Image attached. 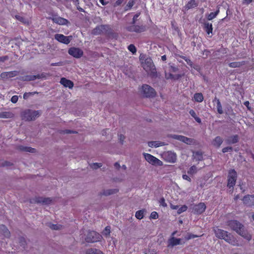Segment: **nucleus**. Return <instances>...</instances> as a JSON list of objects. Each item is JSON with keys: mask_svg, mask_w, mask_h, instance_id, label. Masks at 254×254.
<instances>
[{"mask_svg": "<svg viewBox=\"0 0 254 254\" xmlns=\"http://www.w3.org/2000/svg\"><path fill=\"white\" fill-rule=\"evenodd\" d=\"M239 141V137L238 135H233L230 136L228 139L227 142L228 143L234 144L238 142Z\"/></svg>", "mask_w": 254, "mask_h": 254, "instance_id": "nucleus-31", "label": "nucleus"}, {"mask_svg": "<svg viewBox=\"0 0 254 254\" xmlns=\"http://www.w3.org/2000/svg\"><path fill=\"white\" fill-rule=\"evenodd\" d=\"M206 208V207L204 203L200 202L193 206L192 211L194 214H201L205 211Z\"/></svg>", "mask_w": 254, "mask_h": 254, "instance_id": "nucleus-13", "label": "nucleus"}, {"mask_svg": "<svg viewBox=\"0 0 254 254\" xmlns=\"http://www.w3.org/2000/svg\"><path fill=\"white\" fill-rule=\"evenodd\" d=\"M123 1H124V0H117L116 1L114 6H116L120 5L123 2Z\"/></svg>", "mask_w": 254, "mask_h": 254, "instance_id": "nucleus-61", "label": "nucleus"}, {"mask_svg": "<svg viewBox=\"0 0 254 254\" xmlns=\"http://www.w3.org/2000/svg\"><path fill=\"white\" fill-rule=\"evenodd\" d=\"M216 17V15L215 14L214 12H211L207 16V18L208 20H211Z\"/></svg>", "mask_w": 254, "mask_h": 254, "instance_id": "nucleus-51", "label": "nucleus"}, {"mask_svg": "<svg viewBox=\"0 0 254 254\" xmlns=\"http://www.w3.org/2000/svg\"><path fill=\"white\" fill-rule=\"evenodd\" d=\"M189 113L194 119L196 122H197L198 123H201V119L198 117L197 116L195 111L191 109L189 111Z\"/></svg>", "mask_w": 254, "mask_h": 254, "instance_id": "nucleus-35", "label": "nucleus"}, {"mask_svg": "<svg viewBox=\"0 0 254 254\" xmlns=\"http://www.w3.org/2000/svg\"><path fill=\"white\" fill-rule=\"evenodd\" d=\"M111 30L110 26L108 25H101L96 26L92 30V33L93 35H97L101 34H106L109 33Z\"/></svg>", "mask_w": 254, "mask_h": 254, "instance_id": "nucleus-7", "label": "nucleus"}, {"mask_svg": "<svg viewBox=\"0 0 254 254\" xmlns=\"http://www.w3.org/2000/svg\"><path fill=\"white\" fill-rule=\"evenodd\" d=\"M159 203L160 205H162L163 207H167V205L165 202V198L164 197H162L159 200Z\"/></svg>", "mask_w": 254, "mask_h": 254, "instance_id": "nucleus-50", "label": "nucleus"}, {"mask_svg": "<svg viewBox=\"0 0 254 254\" xmlns=\"http://www.w3.org/2000/svg\"><path fill=\"white\" fill-rule=\"evenodd\" d=\"M86 254H104L100 250L96 249H90L87 250Z\"/></svg>", "mask_w": 254, "mask_h": 254, "instance_id": "nucleus-33", "label": "nucleus"}, {"mask_svg": "<svg viewBox=\"0 0 254 254\" xmlns=\"http://www.w3.org/2000/svg\"><path fill=\"white\" fill-rule=\"evenodd\" d=\"M217 110L219 114H222L223 113L222 107L219 99H217Z\"/></svg>", "mask_w": 254, "mask_h": 254, "instance_id": "nucleus-40", "label": "nucleus"}, {"mask_svg": "<svg viewBox=\"0 0 254 254\" xmlns=\"http://www.w3.org/2000/svg\"><path fill=\"white\" fill-rule=\"evenodd\" d=\"M232 150H233V148H232V147H231V146H227V147H224L222 150V151L223 153H226V152H227L229 151H232Z\"/></svg>", "mask_w": 254, "mask_h": 254, "instance_id": "nucleus-52", "label": "nucleus"}, {"mask_svg": "<svg viewBox=\"0 0 254 254\" xmlns=\"http://www.w3.org/2000/svg\"><path fill=\"white\" fill-rule=\"evenodd\" d=\"M8 59V57L6 56L0 57V62H4Z\"/></svg>", "mask_w": 254, "mask_h": 254, "instance_id": "nucleus-62", "label": "nucleus"}, {"mask_svg": "<svg viewBox=\"0 0 254 254\" xmlns=\"http://www.w3.org/2000/svg\"><path fill=\"white\" fill-rule=\"evenodd\" d=\"M223 142V139L220 136H216L212 141L213 146L218 148L219 147Z\"/></svg>", "mask_w": 254, "mask_h": 254, "instance_id": "nucleus-25", "label": "nucleus"}, {"mask_svg": "<svg viewBox=\"0 0 254 254\" xmlns=\"http://www.w3.org/2000/svg\"><path fill=\"white\" fill-rule=\"evenodd\" d=\"M14 114L10 112H2L0 113V118L7 119L12 118Z\"/></svg>", "mask_w": 254, "mask_h": 254, "instance_id": "nucleus-27", "label": "nucleus"}, {"mask_svg": "<svg viewBox=\"0 0 254 254\" xmlns=\"http://www.w3.org/2000/svg\"><path fill=\"white\" fill-rule=\"evenodd\" d=\"M118 191L119 190L118 189L108 190H104L102 193V194L106 196L112 194L116 193L117 192H118Z\"/></svg>", "mask_w": 254, "mask_h": 254, "instance_id": "nucleus-36", "label": "nucleus"}, {"mask_svg": "<svg viewBox=\"0 0 254 254\" xmlns=\"http://www.w3.org/2000/svg\"><path fill=\"white\" fill-rule=\"evenodd\" d=\"M63 132L64 133L66 134L76 132V131H74L69 129H65L64 130H63Z\"/></svg>", "mask_w": 254, "mask_h": 254, "instance_id": "nucleus-63", "label": "nucleus"}, {"mask_svg": "<svg viewBox=\"0 0 254 254\" xmlns=\"http://www.w3.org/2000/svg\"><path fill=\"white\" fill-rule=\"evenodd\" d=\"M111 227L109 226H106L103 232V235L105 237H108L110 234Z\"/></svg>", "mask_w": 254, "mask_h": 254, "instance_id": "nucleus-42", "label": "nucleus"}, {"mask_svg": "<svg viewBox=\"0 0 254 254\" xmlns=\"http://www.w3.org/2000/svg\"><path fill=\"white\" fill-rule=\"evenodd\" d=\"M182 178L184 180H187L189 182H191V179L190 177H189L188 175L186 174H184L182 176Z\"/></svg>", "mask_w": 254, "mask_h": 254, "instance_id": "nucleus-60", "label": "nucleus"}, {"mask_svg": "<svg viewBox=\"0 0 254 254\" xmlns=\"http://www.w3.org/2000/svg\"><path fill=\"white\" fill-rule=\"evenodd\" d=\"M143 156H144L145 160L152 165L161 166L163 164L161 161L150 154L144 153Z\"/></svg>", "mask_w": 254, "mask_h": 254, "instance_id": "nucleus-10", "label": "nucleus"}, {"mask_svg": "<svg viewBox=\"0 0 254 254\" xmlns=\"http://www.w3.org/2000/svg\"><path fill=\"white\" fill-rule=\"evenodd\" d=\"M102 237L98 233L92 231H89L85 238V241L88 243H95L100 241Z\"/></svg>", "mask_w": 254, "mask_h": 254, "instance_id": "nucleus-6", "label": "nucleus"}, {"mask_svg": "<svg viewBox=\"0 0 254 254\" xmlns=\"http://www.w3.org/2000/svg\"><path fill=\"white\" fill-rule=\"evenodd\" d=\"M126 29L128 32H135V33H141L145 31L147 29L145 25H135V24H131V25L127 26Z\"/></svg>", "mask_w": 254, "mask_h": 254, "instance_id": "nucleus-9", "label": "nucleus"}, {"mask_svg": "<svg viewBox=\"0 0 254 254\" xmlns=\"http://www.w3.org/2000/svg\"><path fill=\"white\" fill-rule=\"evenodd\" d=\"M165 160L170 163H175L177 160V156L176 153L168 151L164 154Z\"/></svg>", "mask_w": 254, "mask_h": 254, "instance_id": "nucleus-16", "label": "nucleus"}, {"mask_svg": "<svg viewBox=\"0 0 254 254\" xmlns=\"http://www.w3.org/2000/svg\"><path fill=\"white\" fill-rule=\"evenodd\" d=\"M180 57L183 60H184L189 65H190V66L192 65L193 63L190 59H188V58L184 56H180Z\"/></svg>", "mask_w": 254, "mask_h": 254, "instance_id": "nucleus-47", "label": "nucleus"}, {"mask_svg": "<svg viewBox=\"0 0 254 254\" xmlns=\"http://www.w3.org/2000/svg\"><path fill=\"white\" fill-rule=\"evenodd\" d=\"M128 50L131 52L133 54H134L136 52V49L135 46L133 44H130L127 48Z\"/></svg>", "mask_w": 254, "mask_h": 254, "instance_id": "nucleus-45", "label": "nucleus"}, {"mask_svg": "<svg viewBox=\"0 0 254 254\" xmlns=\"http://www.w3.org/2000/svg\"><path fill=\"white\" fill-rule=\"evenodd\" d=\"M246 64V62L244 61L241 62H234L230 63L228 64L229 67L232 68L240 67L242 65Z\"/></svg>", "mask_w": 254, "mask_h": 254, "instance_id": "nucleus-24", "label": "nucleus"}, {"mask_svg": "<svg viewBox=\"0 0 254 254\" xmlns=\"http://www.w3.org/2000/svg\"><path fill=\"white\" fill-rule=\"evenodd\" d=\"M165 78L167 79H171L178 80L182 77V75H181V74H178L174 75L171 73H167V72H165Z\"/></svg>", "mask_w": 254, "mask_h": 254, "instance_id": "nucleus-26", "label": "nucleus"}, {"mask_svg": "<svg viewBox=\"0 0 254 254\" xmlns=\"http://www.w3.org/2000/svg\"><path fill=\"white\" fill-rule=\"evenodd\" d=\"M34 200L37 203H42L43 204H49L52 201V199L50 197H36Z\"/></svg>", "mask_w": 254, "mask_h": 254, "instance_id": "nucleus-18", "label": "nucleus"}, {"mask_svg": "<svg viewBox=\"0 0 254 254\" xmlns=\"http://www.w3.org/2000/svg\"><path fill=\"white\" fill-rule=\"evenodd\" d=\"M60 83L64 85L65 87H68L69 89H72L73 87V82L64 77H62L61 79Z\"/></svg>", "mask_w": 254, "mask_h": 254, "instance_id": "nucleus-19", "label": "nucleus"}, {"mask_svg": "<svg viewBox=\"0 0 254 254\" xmlns=\"http://www.w3.org/2000/svg\"><path fill=\"white\" fill-rule=\"evenodd\" d=\"M148 145L149 147H158L162 145H164V144L162 142L159 141H149L148 142Z\"/></svg>", "mask_w": 254, "mask_h": 254, "instance_id": "nucleus-30", "label": "nucleus"}, {"mask_svg": "<svg viewBox=\"0 0 254 254\" xmlns=\"http://www.w3.org/2000/svg\"><path fill=\"white\" fill-rule=\"evenodd\" d=\"M243 201L245 205L252 207L254 206V195L247 194L243 198Z\"/></svg>", "mask_w": 254, "mask_h": 254, "instance_id": "nucleus-15", "label": "nucleus"}, {"mask_svg": "<svg viewBox=\"0 0 254 254\" xmlns=\"http://www.w3.org/2000/svg\"><path fill=\"white\" fill-rule=\"evenodd\" d=\"M18 99V97L17 95L13 96L11 98V102L13 103H16Z\"/></svg>", "mask_w": 254, "mask_h": 254, "instance_id": "nucleus-54", "label": "nucleus"}, {"mask_svg": "<svg viewBox=\"0 0 254 254\" xmlns=\"http://www.w3.org/2000/svg\"><path fill=\"white\" fill-rule=\"evenodd\" d=\"M19 73V71L13 70L11 71H8V77L11 78L17 76Z\"/></svg>", "mask_w": 254, "mask_h": 254, "instance_id": "nucleus-44", "label": "nucleus"}, {"mask_svg": "<svg viewBox=\"0 0 254 254\" xmlns=\"http://www.w3.org/2000/svg\"><path fill=\"white\" fill-rule=\"evenodd\" d=\"M181 239L176 238L174 237H171L169 240V246L172 247L181 244Z\"/></svg>", "mask_w": 254, "mask_h": 254, "instance_id": "nucleus-22", "label": "nucleus"}, {"mask_svg": "<svg viewBox=\"0 0 254 254\" xmlns=\"http://www.w3.org/2000/svg\"><path fill=\"white\" fill-rule=\"evenodd\" d=\"M193 99L195 102L200 103L203 101L204 98L201 93H196L194 94Z\"/></svg>", "mask_w": 254, "mask_h": 254, "instance_id": "nucleus-28", "label": "nucleus"}, {"mask_svg": "<svg viewBox=\"0 0 254 254\" xmlns=\"http://www.w3.org/2000/svg\"><path fill=\"white\" fill-rule=\"evenodd\" d=\"M101 167H102V164L98 163H94L91 165V167L94 169H97Z\"/></svg>", "mask_w": 254, "mask_h": 254, "instance_id": "nucleus-49", "label": "nucleus"}, {"mask_svg": "<svg viewBox=\"0 0 254 254\" xmlns=\"http://www.w3.org/2000/svg\"><path fill=\"white\" fill-rule=\"evenodd\" d=\"M158 218V214L156 211H153L151 213L150 215V219H156Z\"/></svg>", "mask_w": 254, "mask_h": 254, "instance_id": "nucleus-48", "label": "nucleus"}, {"mask_svg": "<svg viewBox=\"0 0 254 254\" xmlns=\"http://www.w3.org/2000/svg\"><path fill=\"white\" fill-rule=\"evenodd\" d=\"M142 66L147 72L149 73L151 77H155L157 75V71L155 65L150 58H146L144 62H142Z\"/></svg>", "mask_w": 254, "mask_h": 254, "instance_id": "nucleus-3", "label": "nucleus"}, {"mask_svg": "<svg viewBox=\"0 0 254 254\" xmlns=\"http://www.w3.org/2000/svg\"><path fill=\"white\" fill-rule=\"evenodd\" d=\"M46 77V74L42 73L37 75H27L22 76L20 79L22 81H33L36 79H40Z\"/></svg>", "mask_w": 254, "mask_h": 254, "instance_id": "nucleus-11", "label": "nucleus"}, {"mask_svg": "<svg viewBox=\"0 0 254 254\" xmlns=\"http://www.w3.org/2000/svg\"><path fill=\"white\" fill-rule=\"evenodd\" d=\"M143 214L144 211L143 210H139L135 212V216L137 219L141 220L143 218Z\"/></svg>", "mask_w": 254, "mask_h": 254, "instance_id": "nucleus-38", "label": "nucleus"}, {"mask_svg": "<svg viewBox=\"0 0 254 254\" xmlns=\"http://www.w3.org/2000/svg\"><path fill=\"white\" fill-rule=\"evenodd\" d=\"M140 13L139 12V13H136L133 18H132V22H131V24H135L136 21H137V18L139 17V16L140 15Z\"/></svg>", "mask_w": 254, "mask_h": 254, "instance_id": "nucleus-53", "label": "nucleus"}, {"mask_svg": "<svg viewBox=\"0 0 254 254\" xmlns=\"http://www.w3.org/2000/svg\"><path fill=\"white\" fill-rule=\"evenodd\" d=\"M213 231L217 238L223 239L234 246H239L237 239L231 234L228 233L227 231L219 229L217 227L214 228Z\"/></svg>", "mask_w": 254, "mask_h": 254, "instance_id": "nucleus-2", "label": "nucleus"}, {"mask_svg": "<svg viewBox=\"0 0 254 254\" xmlns=\"http://www.w3.org/2000/svg\"><path fill=\"white\" fill-rule=\"evenodd\" d=\"M188 206L186 205H182L181 207L178 208L177 213L180 214L182 213L187 211Z\"/></svg>", "mask_w": 254, "mask_h": 254, "instance_id": "nucleus-43", "label": "nucleus"}, {"mask_svg": "<svg viewBox=\"0 0 254 254\" xmlns=\"http://www.w3.org/2000/svg\"><path fill=\"white\" fill-rule=\"evenodd\" d=\"M99 2L103 5H106L108 3V1H106L105 0H99Z\"/></svg>", "mask_w": 254, "mask_h": 254, "instance_id": "nucleus-64", "label": "nucleus"}, {"mask_svg": "<svg viewBox=\"0 0 254 254\" xmlns=\"http://www.w3.org/2000/svg\"><path fill=\"white\" fill-rule=\"evenodd\" d=\"M0 233L6 238H9L10 236V232L4 225H0Z\"/></svg>", "mask_w": 254, "mask_h": 254, "instance_id": "nucleus-21", "label": "nucleus"}, {"mask_svg": "<svg viewBox=\"0 0 254 254\" xmlns=\"http://www.w3.org/2000/svg\"><path fill=\"white\" fill-rule=\"evenodd\" d=\"M197 168L195 166L193 165L190 167V168L188 171V174L190 175H193L195 174L197 172Z\"/></svg>", "mask_w": 254, "mask_h": 254, "instance_id": "nucleus-37", "label": "nucleus"}, {"mask_svg": "<svg viewBox=\"0 0 254 254\" xmlns=\"http://www.w3.org/2000/svg\"><path fill=\"white\" fill-rule=\"evenodd\" d=\"M119 139L120 140V141L121 143L122 144H123L124 143V140L125 139V136L123 134H120L119 135Z\"/></svg>", "mask_w": 254, "mask_h": 254, "instance_id": "nucleus-58", "label": "nucleus"}, {"mask_svg": "<svg viewBox=\"0 0 254 254\" xmlns=\"http://www.w3.org/2000/svg\"><path fill=\"white\" fill-rule=\"evenodd\" d=\"M169 68H170V71L171 72H175L178 70V68L177 67L174 66L172 65H171L169 67Z\"/></svg>", "mask_w": 254, "mask_h": 254, "instance_id": "nucleus-56", "label": "nucleus"}, {"mask_svg": "<svg viewBox=\"0 0 254 254\" xmlns=\"http://www.w3.org/2000/svg\"><path fill=\"white\" fill-rule=\"evenodd\" d=\"M226 225L247 241H250L252 239V235L245 229L244 226L238 220H228L226 222Z\"/></svg>", "mask_w": 254, "mask_h": 254, "instance_id": "nucleus-1", "label": "nucleus"}, {"mask_svg": "<svg viewBox=\"0 0 254 254\" xmlns=\"http://www.w3.org/2000/svg\"><path fill=\"white\" fill-rule=\"evenodd\" d=\"M135 3L134 0H129L125 7L126 11L130 9Z\"/></svg>", "mask_w": 254, "mask_h": 254, "instance_id": "nucleus-39", "label": "nucleus"}, {"mask_svg": "<svg viewBox=\"0 0 254 254\" xmlns=\"http://www.w3.org/2000/svg\"><path fill=\"white\" fill-rule=\"evenodd\" d=\"M142 93L143 96L147 98H152L155 96V90L147 84H143L141 87Z\"/></svg>", "mask_w": 254, "mask_h": 254, "instance_id": "nucleus-8", "label": "nucleus"}, {"mask_svg": "<svg viewBox=\"0 0 254 254\" xmlns=\"http://www.w3.org/2000/svg\"><path fill=\"white\" fill-rule=\"evenodd\" d=\"M198 5L197 3L195 2V0H190L186 4V7L187 9H190Z\"/></svg>", "mask_w": 254, "mask_h": 254, "instance_id": "nucleus-32", "label": "nucleus"}, {"mask_svg": "<svg viewBox=\"0 0 254 254\" xmlns=\"http://www.w3.org/2000/svg\"><path fill=\"white\" fill-rule=\"evenodd\" d=\"M237 178V172L234 169L230 170L228 172L227 187L229 189H232V190H230L231 193L233 192L234 187L236 183Z\"/></svg>", "mask_w": 254, "mask_h": 254, "instance_id": "nucleus-5", "label": "nucleus"}, {"mask_svg": "<svg viewBox=\"0 0 254 254\" xmlns=\"http://www.w3.org/2000/svg\"><path fill=\"white\" fill-rule=\"evenodd\" d=\"M15 18L18 20L19 21L23 22V23H25L26 21H25V19L24 18H23V17L21 16H19V15H16L15 16Z\"/></svg>", "mask_w": 254, "mask_h": 254, "instance_id": "nucleus-55", "label": "nucleus"}, {"mask_svg": "<svg viewBox=\"0 0 254 254\" xmlns=\"http://www.w3.org/2000/svg\"><path fill=\"white\" fill-rule=\"evenodd\" d=\"M8 72H3L0 74V77L1 78H7L8 77Z\"/></svg>", "mask_w": 254, "mask_h": 254, "instance_id": "nucleus-59", "label": "nucleus"}, {"mask_svg": "<svg viewBox=\"0 0 254 254\" xmlns=\"http://www.w3.org/2000/svg\"><path fill=\"white\" fill-rule=\"evenodd\" d=\"M41 114L39 111H32L30 109H27L24 111L22 114V119L23 120L27 121H34Z\"/></svg>", "mask_w": 254, "mask_h": 254, "instance_id": "nucleus-4", "label": "nucleus"}, {"mask_svg": "<svg viewBox=\"0 0 254 254\" xmlns=\"http://www.w3.org/2000/svg\"><path fill=\"white\" fill-rule=\"evenodd\" d=\"M193 156L196 161H200L203 159L202 153L200 151L193 153Z\"/></svg>", "mask_w": 254, "mask_h": 254, "instance_id": "nucleus-34", "label": "nucleus"}, {"mask_svg": "<svg viewBox=\"0 0 254 254\" xmlns=\"http://www.w3.org/2000/svg\"><path fill=\"white\" fill-rule=\"evenodd\" d=\"M199 236L196 235H194V234H189L188 235V238H187V240H190V239L197 238Z\"/></svg>", "mask_w": 254, "mask_h": 254, "instance_id": "nucleus-57", "label": "nucleus"}, {"mask_svg": "<svg viewBox=\"0 0 254 254\" xmlns=\"http://www.w3.org/2000/svg\"><path fill=\"white\" fill-rule=\"evenodd\" d=\"M172 137L174 139L181 141L187 144H191L194 142V139L185 136L180 135H173Z\"/></svg>", "mask_w": 254, "mask_h": 254, "instance_id": "nucleus-14", "label": "nucleus"}, {"mask_svg": "<svg viewBox=\"0 0 254 254\" xmlns=\"http://www.w3.org/2000/svg\"><path fill=\"white\" fill-rule=\"evenodd\" d=\"M68 53L70 55L76 58H80L83 55V52L82 50L75 47L69 48Z\"/></svg>", "mask_w": 254, "mask_h": 254, "instance_id": "nucleus-12", "label": "nucleus"}, {"mask_svg": "<svg viewBox=\"0 0 254 254\" xmlns=\"http://www.w3.org/2000/svg\"><path fill=\"white\" fill-rule=\"evenodd\" d=\"M19 148L21 151L24 152H28L31 153H35L36 152V149L31 147L20 146H19Z\"/></svg>", "mask_w": 254, "mask_h": 254, "instance_id": "nucleus-29", "label": "nucleus"}, {"mask_svg": "<svg viewBox=\"0 0 254 254\" xmlns=\"http://www.w3.org/2000/svg\"><path fill=\"white\" fill-rule=\"evenodd\" d=\"M49 227L53 230H60L62 228V225H58V224H54L52 223H50L49 225Z\"/></svg>", "mask_w": 254, "mask_h": 254, "instance_id": "nucleus-41", "label": "nucleus"}, {"mask_svg": "<svg viewBox=\"0 0 254 254\" xmlns=\"http://www.w3.org/2000/svg\"><path fill=\"white\" fill-rule=\"evenodd\" d=\"M35 94H38L37 92H25L23 94V98L24 99H28L30 96L34 95Z\"/></svg>", "mask_w": 254, "mask_h": 254, "instance_id": "nucleus-46", "label": "nucleus"}, {"mask_svg": "<svg viewBox=\"0 0 254 254\" xmlns=\"http://www.w3.org/2000/svg\"><path fill=\"white\" fill-rule=\"evenodd\" d=\"M52 20L54 22L60 25H66L68 23L66 19L59 16L55 17Z\"/></svg>", "mask_w": 254, "mask_h": 254, "instance_id": "nucleus-20", "label": "nucleus"}, {"mask_svg": "<svg viewBox=\"0 0 254 254\" xmlns=\"http://www.w3.org/2000/svg\"><path fill=\"white\" fill-rule=\"evenodd\" d=\"M203 29L208 35H209L210 34H211L213 31V27L212 23H210L209 22L204 23Z\"/></svg>", "mask_w": 254, "mask_h": 254, "instance_id": "nucleus-23", "label": "nucleus"}, {"mask_svg": "<svg viewBox=\"0 0 254 254\" xmlns=\"http://www.w3.org/2000/svg\"><path fill=\"white\" fill-rule=\"evenodd\" d=\"M55 39L63 44H68L70 42V39L69 37L65 36L63 34H56L55 35Z\"/></svg>", "mask_w": 254, "mask_h": 254, "instance_id": "nucleus-17", "label": "nucleus"}]
</instances>
